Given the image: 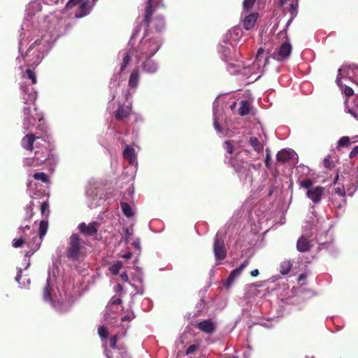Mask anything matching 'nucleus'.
<instances>
[{
  "label": "nucleus",
  "instance_id": "obj_1",
  "mask_svg": "<svg viewBox=\"0 0 358 358\" xmlns=\"http://www.w3.org/2000/svg\"><path fill=\"white\" fill-rule=\"evenodd\" d=\"M21 145L27 150H34V156L25 158L23 164L27 167H37L54 159L50 144L43 137L34 134H26L21 140Z\"/></svg>",
  "mask_w": 358,
  "mask_h": 358
},
{
  "label": "nucleus",
  "instance_id": "obj_3",
  "mask_svg": "<svg viewBox=\"0 0 358 358\" xmlns=\"http://www.w3.org/2000/svg\"><path fill=\"white\" fill-rule=\"evenodd\" d=\"M84 242L77 234L71 235L67 242L66 256L71 260H78L82 255V250L85 248Z\"/></svg>",
  "mask_w": 358,
  "mask_h": 358
},
{
  "label": "nucleus",
  "instance_id": "obj_44",
  "mask_svg": "<svg viewBox=\"0 0 358 358\" xmlns=\"http://www.w3.org/2000/svg\"><path fill=\"white\" fill-rule=\"evenodd\" d=\"M266 158H265V166L267 168H269L271 166V151L269 149L266 150Z\"/></svg>",
  "mask_w": 358,
  "mask_h": 358
},
{
  "label": "nucleus",
  "instance_id": "obj_59",
  "mask_svg": "<svg viewBox=\"0 0 358 358\" xmlns=\"http://www.w3.org/2000/svg\"><path fill=\"white\" fill-rule=\"evenodd\" d=\"M131 320V317L129 315H125L122 317V321Z\"/></svg>",
  "mask_w": 358,
  "mask_h": 358
},
{
  "label": "nucleus",
  "instance_id": "obj_2",
  "mask_svg": "<svg viewBox=\"0 0 358 358\" xmlns=\"http://www.w3.org/2000/svg\"><path fill=\"white\" fill-rule=\"evenodd\" d=\"M21 90L23 92L22 99L27 106L23 108V128L26 130H30L36 125V122L43 121V115L38 111L36 107L34 106L36 100V93L35 92L28 91L26 86H21Z\"/></svg>",
  "mask_w": 358,
  "mask_h": 358
},
{
  "label": "nucleus",
  "instance_id": "obj_19",
  "mask_svg": "<svg viewBox=\"0 0 358 358\" xmlns=\"http://www.w3.org/2000/svg\"><path fill=\"white\" fill-rule=\"evenodd\" d=\"M41 213L43 216V220L40 221L39 224H48L47 217L50 213L48 201H43L41 204Z\"/></svg>",
  "mask_w": 358,
  "mask_h": 358
},
{
  "label": "nucleus",
  "instance_id": "obj_28",
  "mask_svg": "<svg viewBox=\"0 0 358 358\" xmlns=\"http://www.w3.org/2000/svg\"><path fill=\"white\" fill-rule=\"evenodd\" d=\"M33 178L36 180H41V182L48 184L50 182L48 175L43 172H37L33 175Z\"/></svg>",
  "mask_w": 358,
  "mask_h": 358
},
{
  "label": "nucleus",
  "instance_id": "obj_18",
  "mask_svg": "<svg viewBox=\"0 0 358 358\" xmlns=\"http://www.w3.org/2000/svg\"><path fill=\"white\" fill-rule=\"evenodd\" d=\"M140 78V73L138 69H135L132 71L129 78L128 85L131 88H136L138 85V81Z\"/></svg>",
  "mask_w": 358,
  "mask_h": 358
},
{
  "label": "nucleus",
  "instance_id": "obj_29",
  "mask_svg": "<svg viewBox=\"0 0 358 358\" xmlns=\"http://www.w3.org/2000/svg\"><path fill=\"white\" fill-rule=\"evenodd\" d=\"M131 62V56L128 52L123 54L122 62L120 64V73H121L124 71L127 66Z\"/></svg>",
  "mask_w": 358,
  "mask_h": 358
},
{
  "label": "nucleus",
  "instance_id": "obj_57",
  "mask_svg": "<svg viewBox=\"0 0 358 358\" xmlns=\"http://www.w3.org/2000/svg\"><path fill=\"white\" fill-rule=\"evenodd\" d=\"M214 126H215V128L217 131H221V128H220V125L218 124V123H217V120H215V122H214Z\"/></svg>",
  "mask_w": 358,
  "mask_h": 358
},
{
  "label": "nucleus",
  "instance_id": "obj_51",
  "mask_svg": "<svg viewBox=\"0 0 358 358\" xmlns=\"http://www.w3.org/2000/svg\"><path fill=\"white\" fill-rule=\"evenodd\" d=\"M33 206V204L31 203V204L28 205L26 207L27 211L31 213V215H29V218H31L32 217V210H33V206Z\"/></svg>",
  "mask_w": 358,
  "mask_h": 358
},
{
  "label": "nucleus",
  "instance_id": "obj_30",
  "mask_svg": "<svg viewBox=\"0 0 358 358\" xmlns=\"http://www.w3.org/2000/svg\"><path fill=\"white\" fill-rule=\"evenodd\" d=\"M121 208L125 216L127 217L133 216L134 213L129 204L126 202H121Z\"/></svg>",
  "mask_w": 358,
  "mask_h": 358
},
{
  "label": "nucleus",
  "instance_id": "obj_56",
  "mask_svg": "<svg viewBox=\"0 0 358 358\" xmlns=\"http://www.w3.org/2000/svg\"><path fill=\"white\" fill-rule=\"evenodd\" d=\"M264 50L263 48H259L257 51V58L258 59L262 55H263Z\"/></svg>",
  "mask_w": 358,
  "mask_h": 358
},
{
  "label": "nucleus",
  "instance_id": "obj_22",
  "mask_svg": "<svg viewBox=\"0 0 358 358\" xmlns=\"http://www.w3.org/2000/svg\"><path fill=\"white\" fill-rule=\"evenodd\" d=\"M80 231L85 236H93L96 234L97 228L95 225H79Z\"/></svg>",
  "mask_w": 358,
  "mask_h": 358
},
{
  "label": "nucleus",
  "instance_id": "obj_38",
  "mask_svg": "<svg viewBox=\"0 0 358 358\" xmlns=\"http://www.w3.org/2000/svg\"><path fill=\"white\" fill-rule=\"evenodd\" d=\"M224 148L229 154L233 153V152L234 150V147L229 141H225V143L224 144Z\"/></svg>",
  "mask_w": 358,
  "mask_h": 358
},
{
  "label": "nucleus",
  "instance_id": "obj_34",
  "mask_svg": "<svg viewBox=\"0 0 358 358\" xmlns=\"http://www.w3.org/2000/svg\"><path fill=\"white\" fill-rule=\"evenodd\" d=\"M323 165L327 169L331 170V169H334V162L332 160H331L330 155L327 156L324 159V160H323Z\"/></svg>",
  "mask_w": 358,
  "mask_h": 358
},
{
  "label": "nucleus",
  "instance_id": "obj_25",
  "mask_svg": "<svg viewBox=\"0 0 358 358\" xmlns=\"http://www.w3.org/2000/svg\"><path fill=\"white\" fill-rule=\"evenodd\" d=\"M250 143L252 146L253 149L258 153L263 151L264 146L257 137H251L250 138Z\"/></svg>",
  "mask_w": 358,
  "mask_h": 358
},
{
  "label": "nucleus",
  "instance_id": "obj_17",
  "mask_svg": "<svg viewBox=\"0 0 358 358\" xmlns=\"http://www.w3.org/2000/svg\"><path fill=\"white\" fill-rule=\"evenodd\" d=\"M257 19V13H252L246 16L243 20L245 29L250 30L254 27Z\"/></svg>",
  "mask_w": 358,
  "mask_h": 358
},
{
  "label": "nucleus",
  "instance_id": "obj_60",
  "mask_svg": "<svg viewBox=\"0 0 358 358\" xmlns=\"http://www.w3.org/2000/svg\"><path fill=\"white\" fill-rule=\"evenodd\" d=\"M121 278L123 280H127V275L126 273L124 274H122L121 275Z\"/></svg>",
  "mask_w": 358,
  "mask_h": 358
},
{
  "label": "nucleus",
  "instance_id": "obj_49",
  "mask_svg": "<svg viewBox=\"0 0 358 358\" xmlns=\"http://www.w3.org/2000/svg\"><path fill=\"white\" fill-rule=\"evenodd\" d=\"M44 298L46 300L50 298V292H49V285H48V284L46 285V287L44 289Z\"/></svg>",
  "mask_w": 358,
  "mask_h": 358
},
{
  "label": "nucleus",
  "instance_id": "obj_36",
  "mask_svg": "<svg viewBox=\"0 0 358 358\" xmlns=\"http://www.w3.org/2000/svg\"><path fill=\"white\" fill-rule=\"evenodd\" d=\"M26 77L31 80L32 84L37 83L36 73L31 69H27L25 71Z\"/></svg>",
  "mask_w": 358,
  "mask_h": 358
},
{
  "label": "nucleus",
  "instance_id": "obj_53",
  "mask_svg": "<svg viewBox=\"0 0 358 358\" xmlns=\"http://www.w3.org/2000/svg\"><path fill=\"white\" fill-rule=\"evenodd\" d=\"M259 274V272L258 269L252 270L250 272V275H251L252 277H257Z\"/></svg>",
  "mask_w": 358,
  "mask_h": 358
},
{
  "label": "nucleus",
  "instance_id": "obj_48",
  "mask_svg": "<svg viewBox=\"0 0 358 358\" xmlns=\"http://www.w3.org/2000/svg\"><path fill=\"white\" fill-rule=\"evenodd\" d=\"M358 155V145L355 146L350 152L349 157L350 159L354 158Z\"/></svg>",
  "mask_w": 358,
  "mask_h": 358
},
{
  "label": "nucleus",
  "instance_id": "obj_27",
  "mask_svg": "<svg viewBox=\"0 0 358 358\" xmlns=\"http://www.w3.org/2000/svg\"><path fill=\"white\" fill-rule=\"evenodd\" d=\"M123 230L124 232V241L127 243H129L132 240L134 235V229L132 227V225H131L130 227H124Z\"/></svg>",
  "mask_w": 358,
  "mask_h": 358
},
{
  "label": "nucleus",
  "instance_id": "obj_61",
  "mask_svg": "<svg viewBox=\"0 0 358 358\" xmlns=\"http://www.w3.org/2000/svg\"><path fill=\"white\" fill-rule=\"evenodd\" d=\"M338 178H339V176H338V173H336V176H335V178L334 180V184H336L338 180Z\"/></svg>",
  "mask_w": 358,
  "mask_h": 358
},
{
  "label": "nucleus",
  "instance_id": "obj_24",
  "mask_svg": "<svg viewBox=\"0 0 358 358\" xmlns=\"http://www.w3.org/2000/svg\"><path fill=\"white\" fill-rule=\"evenodd\" d=\"M250 111V106L248 101H241V106L238 108V114L245 116L249 114Z\"/></svg>",
  "mask_w": 358,
  "mask_h": 358
},
{
  "label": "nucleus",
  "instance_id": "obj_21",
  "mask_svg": "<svg viewBox=\"0 0 358 358\" xmlns=\"http://www.w3.org/2000/svg\"><path fill=\"white\" fill-rule=\"evenodd\" d=\"M153 13L154 8L152 3L147 2L144 17V23L147 27L150 26Z\"/></svg>",
  "mask_w": 358,
  "mask_h": 358
},
{
  "label": "nucleus",
  "instance_id": "obj_15",
  "mask_svg": "<svg viewBox=\"0 0 358 358\" xmlns=\"http://www.w3.org/2000/svg\"><path fill=\"white\" fill-rule=\"evenodd\" d=\"M142 68L148 73H155L157 71V65L151 58H146L142 64Z\"/></svg>",
  "mask_w": 358,
  "mask_h": 358
},
{
  "label": "nucleus",
  "instance_id": "obj_35",
  "mask_svg": "<svg viewBox=\"0 0 358 358\" xmlns=\"http://www.w3.org/2000/svg\"><path fill=\"white\" fill-rule=\"evenodd\" d=\"M299 185L301 187L307 189V190L310 189L313 187H312L313 186V180L310 178H307V179L300 181Z\"/></svg>",
  "mask_w": 358,
  "mask_h": 358
},
{
  "label": "nucleus",
  "instance_id": "obj_14",
  "mask_svg": "<svg viewBox=\"0 0 358 358\" xmlns=\"http://www.w3.org/2000/svg\"><path fill=\"white\" fill-rule=\"evenodd\" d=\"M249 264V259H245L238 267L234 269L229 274L226 283L224 284L226 287H229L234 280L241 273L243 270L248 266Z\"/></svg>",
  "mask_w": 358,
  "mask_h": 358
},
{
  "label": "nucleus",
  "instance_id": "obj_62",
  "mask_svg": "<svg viewBox=\"0 0 358 358\" xmlns=\"http://www.w3.org/2000/svg\"><path fill=\"white\" fill-rule=\"evenodd\" d=\"M115 349H117L119 350H125V348L122 345H118V346H117V348Z\"/></svg>",
  "mask_w": 358,
  "mask_h": 358
},
{
  "label": "nucleus",
  "instance_id": "obj_33",
  "mask_svg": "<svg viewBox=\"0 0 358 358\" xmlns=\"http://www.w3.org/2000/svg\"><path fill=\"white\" fill-rule=\"evenodd\" d=\"M350 144V139L348 136H343L338 141V147H348Z\"/></svg>",
  "mask_w": 358,
  "mask_h": 358
},
{
  "label": "nucleus",
  "instance_id": "obj_39",
  "mask_svg": "<svg viewBox=\"0 0 358 358\" xmlns=\"http://www.w3.org/2000/svg\"><path fill=\"white\" fill-rule=\"evenodd\" d=\"M109 345L110 348L115 349L117 348V335L111 336L109 338Z\"/></svg>",
  "mask_w": 358,
  "mask_h": 358
},
{
  "label": "nucleus",
  "instance_id": "obj_41",
  "mask_svg": "<svg viewBox=\"0 0 358 358\" xmlns=\"http://www.w3.org/2000/svg\"><path fill=\"white\" fill-rule=\"evenodd\" d=\"M25 241L22 238H15L13 241V246L15 248H20L23 245Z\"/></svg>",
  "mask_w": 358,
  "mask_h": 358
},
{
  "label": "nucleus",
  "instance_id": "obj_63",
  "mask_svg": "<svg viewBox=\"0 0 358 358\" xmlns=\"http://www.w3.org/2000/svg\"><path fill=\"white\" fill-rule=\"evenodd\" d=\"M339 202H341V199H337V198L336 197L335 203H339Z\"/></svg>",
  "mask_w": 358,
  "mask_h": 358
},
{
  "label": "nucleus",
  "instance_id": "obj_6",
  "mask_svg": "<svg viewBox=\"0 0 358 358\" xmlns=\"http://www.w3.org/2000/svg\"><path fill=\"white\" fill-rule=\"evenodd\" d=\"M243 155V152H238L234 157H231L229 159L230 165L238 172H244L248 170L250 166H254L252 164L245 161Z\"/></svg>",
  "mask_w": 358,
  "mask_h": 358
},
{
  "label": "nucleus",
  "instance_id": "obj_37",
  "mask_svg": "<svg viewBox=\"0 0 358 358\" xmlns=\"http://www.w3.org/2000/svg\"><path fill=\"white\" fill-rule=\"evenodd\" d=\"M98 334L101 339H106L108 337V331L104 326L99 327Z\"/></svg>",
  "mask_w": 358,
  "mask_h": 358
},
{
  "label": "nucleus",
  "instance_id": "obj_31",
  "mask_svg": "<svg viewBox=\"0 0 358 358\" xmlns=\"http://www.w3.org/2000/svg\"><path fill=\"white\" fill-rule=\"evenodd\" d=\"M122 266V262L118 261L109 267V271L113 275H117L119 273L120 270L121 269Z\"/></svg>",
  "mask_w": 358,
  "mask_h": 358
},
{
  "label": "nucleus",
  "instance_id": "obj_13",
  "mask_svg": "<svg viewBox=\"0 0 358 358\" xmlns=\"http://www.w3.org/2000/svg\"><path fill=\"white\" fill-rule=\"evenodd\" d=\"M196 327L206 334H213L215 331L216 324L212 320L208 319L197 323Z\"/></svg>",
  "mask_w": 358,
  "mask_h": 358
},
{
  "label": "nucleus",
  "instance_id": "obj_47",
  "mask_svg": "<svg viewBox=\"0 0 358 358\" xmlns=\"http://www.w3.org/2000/svg\"><path fill=\"white\" fill-rule=\"evenodd\" d=\"M122 301L120 298L112 297L110 300V303L112 305H120Z\"/></svg>",
  "mask_w": 358,
  "mask_h": 358
},
{
  "label": "nucleus",
  "instance_id": "obj_7",
  "mask_svg": "<svg viewBox=\"0 0 358 358\" xmlns=\"http://www.w3.org/2000/svg\"><path fill=\"white\" fill-rule=\"evenodd\" d=\"M160 45L158 41L155 39H148L141 43L139 48L142 50V54L146 56V58H151L159 49Z\"/></svg>",
  "mask_w": 358,
  "mask_h": 358
},
{
  "label": "nucleus",
  "instance_id": "obj_16",
  "mask_svg": "<svg viewBox=\"0 0 358 358\" xmlns=\"http://www.w3.org/2000/svg\"><path fill=\"white\" fill-rule=\"evenodd\" d=\"M131 108L129 106H120L115 112V117L118 120H123L130 114Z\"/></svg>",
  "mask_w": 358,
  "mask_h": 358
},
{
  "label": "nucleus",
  "instance_id": "obj_58",
  "mask_svg": "<svg viewBox=\"0 0 358 358\" xmlns=\"http://www.w3.org/2000/svg\"><path fill=\"white\" fill-rule=\"evenodd\" d=\"M273 192H274V187L272 186L269 189V192L268 193V196H271L273 194Z\"/></svg>",
  "mask_w": 358,
  "mask_h": 358
},
{
  "label": "nucleus",
  "instance_id": "obj_64",
  "mask_svg": "<svg viewBox=\"0 0 358 358\" xmlns=\"http://www.w3.org/2000/svg\"><path fill=\"white\" fill-rule=\"evenodd\" d=\"M30 227L29 225H25L24 229H29Z\"/></svg>",
  "mask_w": 358,
  "mask_h": 358
},
{
  "label": "nucleus",
  "instance_id": "obj_45",
  "mask_svg": "<svg viewBox=\"0 0 358 358\" xmlns=\"http://www.w3.org/2000/svg\"><path fill=\"white\" fill-rule=\"evenodd\" d=\"M131 245L138 252V253H141V241H140V239L138 238H136L131 243Z\"/></svg>",
  "mask_w": 358,
  "mask_h": 358
},
{
  "label": "nucleus",
  "instance_id": "obj_23",
  "mask_svg": "<svg viewBox=\"0 0 358 358\" xmlns=\"http://www.w3.org/2000/svg\"><path fill=\"white\" fill-rule=\"evenodd\" d=\"M123 157L124 159H128L131 164H133L136 159L134 150L127 145L123 151Z\"/></svg>",
  "mask_w": 358,
  "mask_h": 358
},
{
  "label": "nucleus",
  "instance_id": "obj_11",
  "mask_svg": "<svg viewBox=\"0 0 358 358\" xmlns=\"http://www.w3.org/2000/svg\"><path fill=\"white\" fill-rule=\"evenodd\" d=\"M324 194V188L321 186L313 187L312 189H308L306 192L307 197L314 203H320Z\"/></svg>",
  "mask_w": 358,
  "mask_h": 358
},
{
  "label": "nucleus",
  "instance_id": "obj_40",
  "mask_svg": "<svg viewBox=\"0 0 358 358\" xmlns=\"http://www.w3.org/2000/svg\"><path fill=\"white\" fill-rule=\"evenodd\" d=\"M48 225H39L38 236L42 239L48 231Z\"/></svg>",
  "mask_w": 358,
  "mask_h": 358
},
{
  "label": "nucleus",
  "instance_id": "obj_46",
  "mask_svg": "<svg viewBox=\"0 0 358 358\" xmlns=\"http://www.w3.org/2000/svg\"><path fill=\"white\" fill-rule=\"evenodd\" d=\"M344 94L346 96L349 97L354 94V91L351 87L345 86L344 88Z\"/></svg>",
  "mask_w": 358,
  "mask_h": 358
},
{
  "label": "nucleus",
  "instance_id": "obj_52",
  "mask_svg": "<svg viewBox=\"0 0 358 358\" xmlns=\"http://www.w3.org/2000/svg\"><path fill=\"white\" fill-rule=\"evenodd\" d=\"M34 195L38 196H48V194L45 192V190H43L42 192L39 191L38 194L37 192H35Z\"/></svg>",
  "mask_w": 358,
  "mask_h": 358
},
{
  "label": "nucleus",
  "instance_id": "obj_12",
  "mask_svg": "<svg viewBox=\"0 0 358 358\" xmlns=\"http://www.w3.org/2000/svg\"><path fill=\"white\" fill-rule=\"evenodd\" d=\"M313 247L312 241L309 239V236L301 235L296 243V249L300 252H306L310 250Z\"/></svg>",
  "mask_w": 358,
  "mask_h": 358
},
{
  "label": "nucleus",
  "instance_id": "obj_20",
  "mask_svg": "<svg viewBox=\"0 0 358 358\" xmlns=\"http://www.w3.org/2000/svg\"><path fill=\"white\" fill-rule=\"evenodd\" d=\"M292 156V152L282 149L277 153L276 159L278 162L283 164L290 160Z\"/></svg>",
  "mask_w": 358,
  "mask_h": 358
},
{
  "label": "nucleus",
  "instance_id": "obj_50",
  "mask_svg": "<svg viewBox=\"0 0 358 358\" xmlns=\"http://www.w3.org/2000/svg\"><path fill=\"white\" fill-rule=\"evenodd\" d=\"M41 43V39H37L28 48L27 51H30L32 50L34 47L36 45H39Z\"/></svg>",
  "mask_w": 358,
  "mask_h": 358
},
{
  "label": "nucleus",
  "instance_id": "obj_4",
  "mask_svg": "<svg viewBox=\"0 0 358 358\" xmlns=\"http://www.w3.org/2000/svg\"><path fill=\"white\" fill-rule=\"evenodd\" d=\"M66 10H73L75 18H82L89 15L92 10L90 0H69L66 4Z\"/></svg>",
  "mask_w": 358,
  "mask_h": 358
},
{
  "label": "nucleus",
  "instance_id": "obj_8",
  "mask_svg": "<svg viewBox=\"0 0 358 358\" xmlns=\"http://www.w3.org/2000/svg\"><path fill=\"white\" fill-rule=\"evenodd\" d=\"M292 50V47L290 42L286 41L280 45L278 49L275 50L273 54V57L278 62L286 60L289 57Z\"/></svg>",
  "mask_w": 358,
  "mask_h": 358
},
{
  "label": "nucleus",
  "instance_id": "obj_55",
  "mask_svg": "<svg viewBox=\"0 0 358 358\" xmlns=\"http://www.w3.org/2000/svg\"><path fill=\"white\" fill-rule=\"evenodd\" d=\"M132 253L131 252H127L125 255H123V257L127 259H129L131 258L132 257Z\"/></svg>",
  "mask_w": 358,
  "mask_h": 358
},
{
  "label": "nucleus",
  "instance_id": "obj_9",
  "mask_svg": "<svg viewBox=\"0 0 358 358\" xmlns=\"http://www.w3.org/2000/svg\"><path fill=\"white\" fill-rule=\"evenodd\" d=\"M344 186L336 187L331 197L333 205L338 208L343 207L346 204Z\"/></svg>",
  "mask_w": 358,
  "mask_h": 358
},
{
  "label": "nucleus",
  "instance_id": "obj_43",
  "mask_svg": "<svg viewBox=\"0 0 358 358\" xmlns=\"http://www.w3.org/2000/svg\"><path fill=\"white\" fill-rule=\"evenodd\" d=\"M199 348V344H193L189 345L187 350H186V355H190L194 353L195 351H196Z\"/></svg>",
  "mask_w": 358,
  "mask_h": 358
},
{
  "label": "nucleus",
  "instance_id": "obj_26",
  "mask_svg": "<svg viewBox=\"0 0 358 358\" xmlns=\"http://www.w3.org/2000/svg\"><path fill=\"white\" fill-rule=\"evenodd\" d=\"M292 267V264L289 260H285L280 264V272L282 275H287L289 273Z\"/></svg>",
  "mask_w": 358,
  "mask_h": 358
},
{
  "label": "nucleus",
  "instance_id": "obj_54",
  "mask_svg": "<svg viewBox=\"0 0 358 358\" xmlns=\"http://www.w3.org/2000/svg\"><path fill=\"white\" fill-rule=\"evenodd\" d=\"M21 277H22V270H21V269H20V270L18 271V273H17V274L16 277H15V280H16V281L19 282H20V278H21Z\"/></svg>",
  "mask_w": 358,
  "mask_h": 358
},
{
  "label": "nucleus",
  "instance_id": "obj_10",
  "mask_svg": "<svg viewBox=\"0 0 358 358\" xmlns=\"http://www.w3.org/2000/svg\"><path fill=\"white\" fill-rule=\"evenodd\" d=\"M289 4L288 11L290 13L291 17L288 22H287L286 27H287L292 21L296 17L298 14V6L299 2L298 0H280L279 6L282 7L285 4Z\"/></svg>",
  "mask_w": 358,
  "mask_h": 358
},
{
  "label": "nucleus",
  "instance_id": "obj_5",
  "mask_svg": "<svg viewBox=\"0 0 358 358\" xmlns=\"http://www.w3.org/2000/svg\"><path fill=\"white\" fill-rule=\"evenodd\" d=\"M224 235L225 231L222 235L221 232H218L216 234L213 244V252L216 260H223L227 257V252L224 243Z\"/></svg>",
  "mask_w": 358,
  "mask_h": 358
},
{
  "label": "nucleus",
  "instance_id": "obj_42",
  "mask_svg": "<svg viewBox=\"0 0 358 358\" xmlns=\"http://www.w3.org/2000/svg\"><path fill=\"white\" fill-rule=\"evenodd\" d=\"M255 1H256V0H244L243 3V8L245 10H248L253 6Z\"/></svg>",
  "mask_w": 358,
  "mask_h": 358
},
{
  "label": "nucleus",
  "instance_id": "obj_32",
  "mask_svg": "<svg viewBox=\"0 0 358 358\" xmlns=\"http://www.w3.org/2000/svg\"><path fill=\"white\" fill-rule=\"evenodd\" d=\"M164 20L162 17H157L155 18V29L157 31H162L164 28Z\"/></svg>",
  "mask_w": 358,
  "mask_h": 358
}]
</instances>
